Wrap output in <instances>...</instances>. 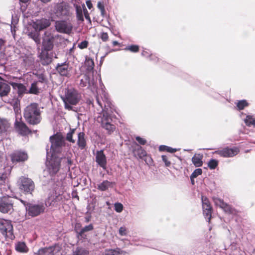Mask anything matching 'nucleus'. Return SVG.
I'll return each instance as SVG.
<instances>
[{"label":"nucleus","instance_id":"obj_5","mask_svg":"<svg viewBox=\"0 0 255 255\" xmlns=\"http://www.w3.org/2000/svg\"><path fill=\"white\" fill-rule=\"evenodd\" d=\"M51 143L50 151L54 153L59 151L60 148L64 144V137L60 134H56L50 137Z\"/></svg>","mask_w":255,"mask_h":255},{"label":"nucleus","instance_id":"obj_51","mask_svg":"<svg viewBox=\"0 0 255 255\" xmlns=\"http://www.w3.org/2000/svg\"><path fill=\"white\" fill-rule=\"evenodd\" d=\"M202 170L200 168H198L195 169L194 172L192 173L191 175V178H196L198 175H200L202 174Z\"/></svg>","mask_w":255,"mask_h":255},{"label":"nucleus","instance_id":"obj_63","mask_svg":"<svg viewBox=\"0 0 255 255\" xmlns=\"http://www.w3.org/2000/svg\"><path fill=\"white\" fill-rule=\"evenodd\" d=\"M19 0L22 2L25 3V2H27L29 0Z\"/></svg>","mask_w":255,"mask_h":255},{"label":"nucleus","instance_id":"obj_55","mask_svg":"<svg viewBox=\"0 0 255 255\" xmlns=\"http://www.w3.org/2000/svg\"><path fill=\"white\" fill-rule=\"evenodd\" d=\"M162 159L163 161L164 162L166 166H169L171 164L170 162L168 160V157L166 155L162 156Z\"/></svg>","mask_w":255,"mask_h":255},{"label":"nucleus","instance_id":"obj_56","mask_svg":"<svg viewBox=\"0 0 255 255\" xmlns=\"http://www.w3.org/2000/svg\"><path fill=\"white\" fill-rule=\"evenodd\" d=\"M83 12H84V14L85 18L86 19L90 21V16H89L88 11L87 10V9L86 8L84 4L83 5Z\"/></svg>","mask_w":255,"mask_h":255},{"label":"nucleus","instance_id":"obj_22","mask_svg":"<svg viewBox=\"0 0 255 255\" xmlns=\"http://www.w3.org/2000/svg\"><path fill=\"white\" fill-rule=\"evenodd\" d=\"M10 90V86L5 82L0 80V96H6Z\"/></svg>","mask_w":255,"mask_h":255},{"label":"nucleus","instance_id":"obj_50","mask_svg":"<svg viewBox=\"0 0 255 255\" xmlns=\"http://www.w3.org/2000/svg\"><path fill=\"white\" fill-rule=\"evenodd\" d=\"M119 233L122 236H126L128 235V229L125 227H121L119 230Z\"/></svg>","mask_w":255,"mask_h":255},{"label":"nucleus","instance_id":"obj_27","mask_svg":"<svg viewBox=\"0 0 255 255\" xmlns=\"http://www.w3.org/2000/svg\"><path fill=\"white\" fill-rule=\"evenodd\" d=\"M202 158V155L200 154H195L192 158V161L196 167H200L203 164Z\"/></svg>","mask_w":255,"mask_h":255},{"label":"nucleus","instance_id":"obj_3","mask_svg":"<svg viewBox=\"0 0 255 255\" xmlns=\"http://www.w3.org/2000/svg\"><path fill=\"white\" fill-rule=\"evenodd\" d=\"M80 98L77 91L74 89L67 90L65 93V97L63 98L65 104V107L68 110H71L72 107L71 105H76Z\"/></svg>","mask_w":255,"mask_h":255},{"label":"nucleus","instance_id":"obj_58","mask_svg":"<svg viewBox=\"0 0 255 255\" xmlns=\"http://www.w3.org/2000/svg\"><path fill=\"white\" fill-rule=\"evenodd\" d=\"M86 5L89 9H91L93 8V4L90 0H87L86 1Z\"/></svg>","mask_w":255,"mask_h":255},{"label":"nucleus","instance_id":"obj_60","mask_svg":"<svg viewBox=\"0 0 255 255\" xmlns=\"http://www.w3.org/2000/svg\"><path fill=\"white\" fill-rule=\"evenodd\" d=\"M141 54L143 55V56H148L149 55V53L146 52V51H143L142 53H141Z\"/></svg>","mask_w":255,"mask_h":255},{"label":"nucleus","instance_id":"obj_20","mask_svg":"<svg viewBox=\"0 0 255 255\" xmlns=\"http://www.w3.org/2000/svg\"><path fill=\"white\" fill-rule=\"evenodd\" d=\"M10 84L14 89L17 90L19 97H21L23 94L27 93V90L22 84L15 82H11Z\"/></svg>","mask_w":255,"mask_h":255},{"label":"nucleus","instance_id":"obj_54","mask_svg":"<svg viewBox=\"0 0 255 255\" xmlns=\"http://www.w3.org/2000/svg\"><path fill=\"white\" fill-rule=\"evenodd\" d=\"M135 139L141 145H144L146 143V139L138 136L135 137Z\"/></svg>","mask_w":255,"mask_h":255},{"label":"nucleus","instance_id":"obj_33","mask_svg":"<svg viewBox=\"0 0 255 255\" xmlns=\"http://www.w3.org/2000/svg\"><path fill=\"white\" fill-rule=\"evenodd\" d=\"M93 229V226L92 224H90L88 226L84 227L79 232H77V236L78 238L81 237V238H85L84 233L90 231Z\"/></svg>","mask_w":255,"mask_h":255},{"label":"nucleus","instance_id":"obj_46","mask_svg":"<svg viewBox=\"0 0 255 255\" xmlns=\"http://www.w3.org/2000/svg\"><path fill=\"white\" fill-rule=\"evenodd\" d=\"M75 129H73L72 130H71V131L67 134L66 139L68 141H70V142H71L72 143H74L75 142V140L73 139V138H72L73 134L75 132Z\"/></svg>","mask_w":255,"mask_h":255},{"label":"nucleus","instance_id":"obj_13","mask_svg":"<svg viewBox=\"0 0 255 255\" xmlns=\"http://www.w3.org/2000/svg\"><path fill=\"white\" fill-rule=\"evenodd\" d=\"M239 152V149L237 147L229 148H225L222 150L215 151V153L224 157H231L234 156Z\"/></svg>","mask_w":255,"mask_h":255},{"label":"nucleus","instance_id":"obj_17","mask_svg":"<svg viewBox=\"0 0 255 255\" xmlns=\"http://www.w3.org/2000/svg\"><path fill=\"white\" fill-rule=\"evenodd\" d=\"M213 201L216 206H219L223 209L226 212L232 213V208L224 201L217 197L213 198Z\"/></svg>","mask_w":255,"mask_h":255},{"label":"nucleus","instance_id":"obj_31","mask_svg":"<svg viewBox=\"0 0 255 255\" xmlns=\"http://www.w3.org/2000/svg\"><path fill=\"white\" fill-rule=\"evenodd\" d=\"M9 126V124L6 120L0 118V133L5 132Z\"/></svg>","mask_w":255,"mask_h":255},{"label":"nucleus","instance_id":"obj_25","mask_svg":"<svg viewBox=\"0 0 255 255\" xmlns=\"http://www.w3.org/2000/svg\"><path fill=\"white\" fill-rule=\"evenodd\" d=\"M77 144L81 149H84L86 145V141L85 138V133L80 132L78 134Z\"/></svg>","mask_w":255,"mask_h":255},{"label":"nucleus","instance_id":"obj_41","mask_svg":"<svg viewBox=\"0 0 255 255\" xmlns=\"http://www.w3.org/2000/svg\"><path fill=\"white\" fill-rule=\"evenodd\" d=\"M73 255H89V252L83 248H77L73 252Z\"/></svg>","mask_w":255,"mask_h":255},{"label":"nucleus","instance_id":"obj_49","mask_svg":"<svg viewBox=\"0 0 255 255\" xmlns=\"http://www.w3.org/2000/svg\"><path fill=\"white\" fill-rule=\"evenodd\" d=\"M115 210L118 213H121L123 210V205L120 203H116L114 205Z\"/></svg>","mask_w":255,"mask_h":255},{"label":"nucleus","instance_id":"obj_26","mask_svg":"<svg viewBox=\"0 0 255 255\" xmlns=\"http://www.w3.org/2000/svg\"><path fill=\"white\" fill-rule=\"evenodd\" d=\"M114 183L105 180L98 185V189L101 191H106L110 188H113Z\"/></svg>","mask_w":255,"mask_h":255},{"label":"nucleus","instance_id":"obj_24","mask_svg":"<svg viewBox=\"0 0 255 255\" xmlns=\"http://www.w3.org/2000/svg\"><path fill=\"white\" fill-rule=\"evenodd\" d=\"M41 63L44 65L49 64L51 62V58L49 56L48 51H42L39 55Z\"/></svg>","mask_w":255,"mask_h":255},{"label":"nucleus","instance_id":"obj_47","mask_svg":"<svg viewBox=\"0 0 255 255\" xmlns=\"http://www.w3.org/2000/svg\"><path fill=\"white\" fill-rule=\"evenodd\" d=\"M159 149L161 150H166L167 151L170 153H174L177 151V150L176 148H172L170 147H168L165 145L160 146Z\"/></svg>","mask_w":255,"mask_h":255},{"label":"nucleus","instance_id":"obj_52","mask_svg":"<svg viewBox=\"0 0 255 255\" xmlns=\"http://www.w3.org/2000/svg\"><path fill=\"white\" fill-rule=\"evenodd\" d=\"M35 75L36 76L37 79H38V81H37L38 82V84L39 83H43V82L45 81V76L43 74H42V73H40V74L36 73V74H35Z\"/></svg>","mask_w":255,"mask_h":255},{"label":"nucleus","instance_id":"obj_53","mask_svg":"<svg viewBox=\"0 0 255 255\" xmlns=\"http://www.w3.org/2000/svg\"><path fill=\"white\" fill-rule=\"evenodd\" d=\"M88 45V42L86 40L83 41L78 44V47L81 49H83L87 47Z\"/></svg>","mask_w":255,"mask_h":255},{"label":"nucleus","instance_id":"obj_18","mask_svg":"<svg viewBox=\"0 0 255 255\" xmlns=\"http://www.w3.org/2000/svg\"><path fill=\"white\" fill-rule=\"evenodd\" d=\"M96 161L103 168L106 169L107 160L103 150L98 151L96 156Z\"/></svg>","mask_w":255,"mask_h":255},{"label":"nucleus","instance_id":"obj_21","mask_svg":"<svg viewBox=\"0 0 255 255\" xmlns=\"http://www.w3.org/2000/svg\"><path fill=\"white\" fill-rule=\"evenodd\" d=\"M23 64L26 68L30 67L34 65V58L31 54H25L22 57Z\"/></svg>","mask_w":255,"mask_h":255},{"label":"nucleus","instance_id":"obj_64","mask_svg":"<svg viewBox=\"0 0 255 255\" xmlns=\"http://www.w3.org/2000/svg\"><path fill=\"white\" fill-rule=\"evenodd\" d=\"M67 161L69 164H71L72 161L71 160L68 159Z\"/></svg>","mask_w":255,"mask_h":255},{"label":"nucleus","instance_id":"obj_7","mask_svg":"<svg viewBox=\"0 0 255 255\" xmlns=\"http://www.w3.org/2000/svg\"><path fill=\"white\" fill-rule=\"evenodd\" d=\"M56 30L62 33L69 34L71 33L73 26L72 24L66 20H57L55 22Z\"/></svg>","mask_w":255,"mask_h":255},{"label":"nucleus","instance_id":"obj_37","mask_svg":"<svg viewBox=\"0 0 255 255\" xmlns=\"http://www.w3.org/2000/svg\"><path fill=\"white\" fill-rule=\"evenodd\" d=\"M76 10V16L79 20L83 21L84 18L83 16V12L82 8L80 6L77 4H74Z\"/></svg>","mask_w":255,"mask_h":255},{"label":"nucleus","instance_id":"obj_2","mask_svg":"<svg viewBox=\"0 0 255 255\" xmlns=\"http://www.w3.org/2000/svg\"><path fill=\"white\" fill-rule=\"evenodd\" d=\"M26 121L31 125H37L41 120V111L38 105L33 103L25 107L23 112Z\"/></svg>","mask_w":255,"mask_h":255},{"label":"nucleus","instance_id":"obj_57","mask_svg":"<svg viewBox=\"0 0 255 255\" xmlns=\"http://www.w3.org/2000/svg\"><path fill=\"white\" fill-rule=\"evenodd\" d=\"M101 38L103 41H107L109 38L108 34L106 32H102L101 34Z\"/></svg>","mask_w":255,"mask_h":255},{"label":"nucleus","instance_id":"obj_39","mask_svg":"<svg viewBox=\"0 0 255 255\" xmlns=\"http://www.w3.org/2000/svg\"><path fill=\"white\" fill-rule=\"evenodd\" d=\"M246 124L250 127L252 125L255 127V118H254L253 116H248L246 117V119L244 120Z\"/></svg>","mask_w":255,"mask_h":255},{"label":"nucleus","instance_id":"obj_44","mask_svg":"<svg viewBox=\"0 0 255 255\" xmlns=\"http://www.w3.org/2000/svg\"><path fill=\"white\" fill-rule=\"evenodd\" d=\"M218 164V161L217 160H215V159H211L209 162H208V167L210 168V169H214L216 168V167L217 166Z\"/></svg>","mask_w":255,"mask_h":255},{"label":"nucleus","instance_id":"obj_4","mask_svg":"<svg viewBox=\"0 0 255 255\" xmlns=\"http://www.w3.org/2000/svg\"><path fill=\"white\" fill-rule=\"evenodd\" d=\"M19 188L25 193L32 194L35 189L34 182L30 179L24 176L19 178Z\"/></svg>","mask_w":255,"mask_h":255},{"label":"nucleus","instance_id":"obj_23","mask_svg":"<svg viewBox=\"0 0 255 255\" xmlns=\"http://www.w3.org/2000/svg\"><path fill=\"white\" fill-rule=\"evenodd\" d=\"M203 214L207 221L209 222L211 218L212 207L210 204H202Z\"/></svg>","mask_w":255,"mask_h":255},{"label":"nucleus","instance_id":"obj_40","mask_svg":"<svg viewBox=\"0 0 255 255\" xmlns=\"http://www.w3.org/2000/svg\"><path fill=\"white\" fill-rule=\"evenodd\" d=\"M97 7L101 11V15L104 17L106 14V10L105 9V3L103 1H99L97 3Z\"/></svg>","mask_w":255,"mask_h":255},{"label":"nucleus","instance_id":"obj_1","mask_svg":"<svg viewBox=\"0 0 255 255\" xmlns=\"http://www.w3.org/2000/svg\"><path fill=\"white\" fill-rule=\"evenodd\" d=\"M101 93L99 91L96 96L97 103L101 109L99 113L100 115L97 117V121L110 134L116 129L115 125L111 124L113 109L110 106L111 103L108 94L103 89L101 90Z\"/></svg>","mask_w":255,"mask_h":255},{"label":"nucleus","instance_id":"obj_35","mask_svg":"<svg viewBox=\"0 0 255 255\" xmlns=\"http://www.w3.org/2000/svg\"><path fill=\"white\" fill-rule=\"evenodd\" d=\"M85 66L87 67L88 71H92L94 67V62L93 59L89 57H86L85 62Z\"/></svg>","mask_w":255,"mask_h":255},{"label":"nucleus","instance_id":"obj_34","mask_svg":"<svg viewBox=\"0 0 255 255\" xmlns=\"http://www.w3.org/2000/svg\"><path fill=\"white\" fill-rule=\"evenodd\" d=\"M94 84L90 82L89 77L87 75H84L83 78L81 79L80 85L82 87L86 86L91 87Z\"/></svg>","mask_w":255,"mask_h":255},{"label":"nucleus","instance_id":"obj_11","mask_svg":"<svg viewBox=\"0 0 255 255\" xmlns=\"http://www.w3.org/2000/svg\"><path fill=\"white\" fill-rule=\"evenodd\" d=\"M60 250V246L56 245L48 248H41L36 254L37 255H59L58 253Z\"/></svg>","mask_w":255,"mask_h":255},{"label":"nucleus","instance_id":"obj_32","mask_svg":"<svg viewBox=\"0 0 255 255\" xmlns=\"http://www.w3.org/2000/svg\"><path fill=\"white\" fill-rule=\"evenodd\" d=\"M53 45L52 41L48 39H44L43 42V51H48L51 50L53 48Z\"/></svg>","mask_w":255,"mask_h":255},{"label":"nucleus","instance_id":"obj_59","mask_svg":"<svg viewBox=\"0 0 255 255\" xmlns=\"http://www.w3.org/2000/svg\"><path fill=\"white\" fill-rule=\"evenodd\" d=\"M202 204H210L208 199L204 196L202 197Z\"/></svg>","mask_w":255,"mask_h":255},{"label":"nucleus","instance_id":"obj_45","mask_svg":"<svg viewBox=\"0 0 255 255\" xmlns=\"http://www.w3.org/2000/svg\"><path fill=\"white\" fill-rule=\"evenodd\" d=\"M124 50H129L132 52H136L139 50V47L136 45H131L130 46H128L126 47Z\"/></svg>","mask_w":255,"mask_h":255},{"label":"nucleus","instance_id":"obj_16","mask_svg":"<svg viewBox=\"0 0 255 255\" xmlns=\"http://www.w3.org/2000/svg\"><path fill=\"white\" fill-rule=\"evenodd\" d=\"M61 199V197L59 195H58L56 193L53 192L46 199L45 205L46 206H54Z\"/></svg>","mask_w":255,"mask_h":255},{"label":"nucleus","instance_id":"obj_6","mask_svg":"<svg viewBox=\"0 0 255 255\" xmlns=\"http://www.w3.org/2000/svg\"><path fill=\"white\" fill-rule=\"evenodd\" d=\"M0 231L7 238L13 239L14 238L13 234V227L9 221H0Z\"/></svg>","mask_w":255,"mask_h":255},{"label":"nucleus","instance_id":"obj_48","mask_svg":"<svg viewBox=\"0 0 255 255\" xmlns=\"http://www.w3.org/2000/svg\"><path fill=\"white\" fill-rule=\"evenodd\" d=\"M9 174V172L3 173L0 175V184H3L5 182L7 179Z\"/></svg>","mask_w":255,"mask_h":255},{"label":"nucleus","instance_id":"obj_12","mask_svg":"<svg viewBox=\"0 0 255 255\" xmlns=\"http://www.w3.org/2000/svg\"><path fill=\"white\" fill-rule=\"evenodd\" d=\"M56 15L60 18H64L70 16L72 13L70 8L66 5H60L57 6L55 12Z\"/></svg>","mask_w":255,"mask_h":255},{"label":"nucleus","instance_id":"obj_28","mask_svg":"<svg viewBox=\"0 0 255 255\" xmlns=\"http://www.w3.org/2000/svg\"><path fill=\"white\" fill-rule=\"evenodd\" d=\"M57 70L62 76H67L68 74V66L66 64L59 65L57 67Z\"/></svg>","mask_w":255,"mask_h":255},{"label":"nucleus","instance_id":"obj_15","mask_svg":"<svg viewBox=\"0 0 255 255\" xmlns=\"http://www.w3.org/2000/svg\"><path fill=\"white\" fill-rule=\"evenodd\" d=\"M12 162H23L28 159L27 154L24 151H15L11 156Z\"/></svg>","mask_w":255,"mask_h":255},{"label":"nucleus","instance_id":"obj_42","mask_svg":"<svg viewBox=\"0 0 255 255\" xmlns=\"http://www.w3.org/2000/svg\"><path fill=\"white\" fill-rule=\"evenodd\" d=\"M28 35L33 39L36 43H39L40 42V39L37 31L35 30L34 32H30L28 34Z\"/></svg>","mask_w":255,"mask_h":255},{"label":"nucleus","instance_id":"obj_61","mask_svg":"<svg viewBox=\"0 0 255 255\" xmlns=\"http://www.w3.org/2000/svg\"><path fill=\"white\" fill-rule=\"evenodd\" d=\"M119 42L117 41H113V45L114 46L119 45Z\"/></svg>","mask_w":255,"mask_h":255},{"label":"nucleus","instance_id":"obj_19","mask_svg":"<svg viewBox=\"0 0 255 255\" xmlns=\"http://www.w3.org/2000/svg\"><path fill=\"white\" fill-rule=\"evenodd\" d=\"M15 128L17 131L21 135H25L30 132V130L23 122L16 121L15 124Z\"/></svg>","mask_w":255,"mask_h":255},{"label":"nucleus","instance_id":"obj_62","mask_svg":"<svg viewBox=\"0 0 255 255\" xmlns=\"http://www.w3.org/2000/svg\"><path fill=\"white\" fill-rule=\"evenodd\" d=\"M41 0L43 2H49V1H50L51 0Z\"/></svg>","mask_w":255,"mask_h":255},{"label":"nucleus","instance_id":"obj_38","mask_svg":"<svg viewBox=\"0 0 255 255\" xmlns=\"http://www.w3.org/2000/svg\"><path fill=\"white\" fill-rule=\"evenodd\" d=\"M135 154L141 159L146 155V152L141 146H139L136 150H135Z\"/></svg>","mask_w":255,"mask_h":255},{"label":"nucleus","instance_id":"obj_43","mask_svg":"<svg viewBox=\"0 0 255 255\" xmlns=\"http://www.w3.org/2000/svg\"><path fill=\"white\" fill-rule=\"evenodd\" d=\"M248 106V103L245 100L239 101L237 104V106L238 109L240 110L244 109L246 107H247Z\"/></svg>","mask_w":255,"mask_h":255},{"label":"nucleus","instance_id":"obj_14","mask_svg":"<svg viewBox=\"0 0 255 255\" xmlns=\"http://www.w3.org/2000/svg\"><path fill=\"white\" fill-rule=\"evenodd\" d=\"M50 24L49 19L42 18L33 22V27L36 31H40L49 27Z\"/></svg>","mask_w":255,"mask_h":255},{"label":"nucleus","instance_id":"obj_29","mask_svg":"<svg viewBox=\"0 0 255 255\" xmlns=\"http://www.w3.org/2000/svg\"><path fill=\"white\" fill-rule=\"evenodd\" d=\"M38 82H35L31 84L29 90H27V93L32 94H38L40 93V89L38 86Z\"/></svg>","mask_w":255,"mask_h":255},{"label":"nucleus","instance_id":"obj_10","mask_svg":"<svg viewBox=\"0 0 255 255\" xmlns=\"http://www.w3.org/2000/svg\"><path fill=\"white\" fill-rule=\"evenodd\" d=\"M44 207L42 204H29L26 207L27 213L28 216L35 217L43 212Z\"/></svg>","mask_w":255,"mask_h":255},{"label":"nucleus","instance_id":"obj_8","mask_svg":"<svg viewBox=\"0 0 255 255\" xmlns=\"http://www.w3.org/2000/svg\"><path fill=\"white\" fill-rule=\"evenodd\" d=\"M51 156V159L47 163V167L49 174L53 175L59 170L60 160L59 158L56 157L53 153H52Z\"/></svg>","mask_w":255,"mask_h":255},{"label":"nucleus","instance_id":"obj_36","mask_svg":"<svg viewBox=\"0 0 255 255\" xmlns=\"http://www.w3.org/2000/svg\"><path fill=\"white\" fill-rule=\"evenodd\" d=\"M122 252L119 249H116V250H106L103 255H122Z\"/></svg>","mask_w":255,"mask_h":255},{"label":"nucleus","instance_id":"obj_30","mask_svg":"<svg viewBox=\"0 0 255 255\" xmlns=\"http://www.w3.org/2000/svg\"><path fill=\"white\" fill-rule=\"evenodd\" d=\"M15 250L21 253H26L28 252V248L23 242H18L15 244Z\"/></svg>","mask_w":255,"mask_h":255},{"label":"nucleus","instance_id":"obj_9","mask_svg":"<svg viewBox=\"0 0 255 255\" xmlns=\"http://www.w3.org/2000/svg\"><path fill=\"white\" fill-rule=\"evenodd\" d=\"M13 209L12 198L8 196H3L0 198V211L2 213H7Z\"/></svg>","mask_w":255,"mask_h":255}]
</instances>
